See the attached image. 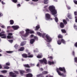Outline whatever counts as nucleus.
Listing matches in <instances>:
<instances>
[{"label":"nucleus","mask_w":77,"mask_h":77,"mask_svg":"<svg viewBox=\"0 0 77 77\" xmlns=\"http://www.w3.org/2000/svg\"><path fill=\"white\" fill-rule=\"evenodd\" d=\"M63 71L64 72H66V71H65V67H59V69L57 68L56 69V70L57 72L58 73V74L59 75H60L61 76H63V77H64V74L63 73H61L59 71Z\"/></svg>","instance_id":"f257e3e1"},{"label":"nucleus","mask_w":77,"mask_h":77,"mask_svg":"<svg viewBox=\"0 0 77 77\" xmlns=\"http://www.w3.org/2000/svg\"><path fill=\"white\" fill-rule=\"evenodd\" d=\"M49 9L52 15H56L57 14V11L56 10L55 7L52 5L50 6L49 7Z\"/></svg>","instance_id":"f03ea898"},{"label":"nucleus","mask_w":77,"mask_h":77,"mask_svg":"<svg viewBox=\"0 0 77 77\" xmlns=\"http://www.w3.org/2000/svg\"><path fill=\"white\" fill-rule=\"evenodd\" d=\"M14 72L15 73L12 72H9V74L11 77H17V75L16 74H17V75H18V74H19V72L17 71H14Z\"/></svg>","instance_id":"7ed1b4c3"},{"label":"nucleus","mask_w":77,"mask_h":77,"mask_svg":"<svg viewBox=\"0 0 77 77\" xmlns=\"http://www.w3.org/2000/svg\"><path fill=\"white\" fill-rule=\"evenodd\" d=\"M39 62H40L41 64H44V63H45V65L47 64V60L45 58H43V60H39Z\"/></svg>","instance_id":"20e7f679"},{"label":"nucleus","mask_w":77,"mask_h":77,"mask_svg":"<svg viewBox=\"0 0 77 77\" xmlns=\"http://www.w3.org/2000/svg\"><path fill=\"white\" fill-rule=\"evenodd\" d=\"M48 73V71H44L42 72V73L40 74L37 75V77H44V76H42L43 74H47Z\"/></svg>","instance_id":"39448f33"},{"label":"nucleus","mask_w":77,"mask_h":77,"mask_svg":"<svg viewBox=\"0 0 77 77\" xmlns=\"http://www.w3.org/2000/svg\"><path fill=\"white\" fill-rule=\"evenodd\" d=\"M30 29H27L25 30V31L26 32V34L23 35V36L25 37H26V36H27L28 35H29V34L30 33Z\"/></svg>","instance_id":"423d86ee"},{"label":"nucleus","mask_w":77,"mask_h":77,"mask_svg":"<svg viewBox=\"0 0 77 77\" xmlns=\"http://www.w3.org/2000/svg\"><path fill=\"white\" fill-rule=\"evenodd\" d=\"M45 37L48 40L47 42H50L51 41V40H52V39H51V38L50 36L48 35H46L45 36Z\"/></svg>","instance_id":"0eeeda50"},{"label":"nucleus","mask_w":77,"mask_h":77,"mask_svg":"<svg viewBox=\"0 0 77 77\" xmlns=\"http://www.w3.org/2000/svg\"><path fill=\"white\" fill-rule=\"evenodd\" d=\"M46 18L47 20H48L50 19V15L48 14H45Z\"/></svg>","instance_id":"6e6552de"},{"label":"nucleus","mask_w":77,"mask_h":77,"mask_svg":"<svg viewBox=\"0 0 77 77\" xmlns=\"http://www.w3.org/2000/svg\"><path fill=\"white\" fill-rule=\"evenodd\" d=\"M0 36H2L1 38H6V35L0 33Z\"/></svg>","instance_id":"1a4fd4ad"},{"label":"nucleus","mask_w":77,"mask_h":77,"mask_svg":"<svg viewBox=\"0 0 77 77\" xmlns=\"http://www.w3.org/2000/svg\"><path fill=\"white\" fill-rule=\"evenodd\" d=\"M60 28H61V29H63L65 27L64 23L62 22H60Z\"/></svg>","instance_id":"9d476101"},{"label":"nucleus","mask_w":77,"mask_h":77,"mask_svg":"<svg viewBox=\"0 0 77 77\" xmlns=\"http://www.w3.org/2000/svg\"><path fill=\"white\" fill-rule=\"evenodd\" d=\"M12 28H13L14 30H17V29H19L20 27L19 26L17 25L12 26Z\"/></svg>","instance_id":"9b49d317"},{"label":"nucleus","mask_w":77,"mask_h":77,"mask_svg":"<svg viewBox=\"0 0 77 77\" xmlns=\"http://www.w3.org/2000/svg\"><path fill=\"white\" fill-rule=\"evenodd\" d=\"M26 77H33V75L32 73H29L26 75Z\"/></svg>","instance_id":"f8f14e48"},{"label":"nucleus","mask_w":77,"mask_h":77,"mask_svg":"<svg viewBox=\"0 0 77 77\" xmlns=\"http://www.w3.org/2000/svg\"><path fill=\"white\" fill-rule=\"evenodd\" d=\"M22 56L23 57H24V58H27V57H28V56H27V54H22Z\"/></svg>","instance_id":"ddd939ff"},{"label":"nucleus","mask_w":77,"mask_h":77,"mask_svg":"<svg viewBox=\"0 0 77 77\" xmlns=\"http://www.w3.org/2000/svg\"><path fill=\"white\" fill-rule=\"evenodd\" d=\"M35 41V40L34 38L31 39L30 40V44H33L34 43Z\"/></svg>","instance_id":"4468645a"},{"label":"nucleus","mask_w":77,"mask_h":77,"mask_svg":"<svg viewBox=\"0 0 77 77\" xmlns=\"http://www.w3.org/2000/svg\"><path fill=\"white\" fill-rule=\"evenodd\" d=\"M24 47H21L20 49H18V51H24Z\"/></svg>","instance_id":"2eb2a0df"},{"label":"nucleus","mask_w":77,"mask_h":77,"mask_svg":"<svg viewBox=\"0 0 77 77\" xmlns=\"http://www.w3.org/2000/svg\"><path fill=\"white\" fill-rule=\"evenodd\" d=\"M60 41H61V43L62 42L63 44H66V42L64 39H62L60 40Z\"/></svg>","instance_id":"dca6fc26"},{"label":"nucleus","mask_w":77,"mask_h":77,"mask_svg":"<svg viewBox=\"0 0 77 77\" xmlns=\"http://www.w3.org/2000/svg\"><path fill=\"white\" fill-rule=\"evenodd\" d=\"M58 39H62L63 38V36L60 34H59L58 36Z\"/></svg>","instance_id":"f3484780"},{"label":"nucleus","mask_w":77,"mask_h":77,"mask_svg":"<svg viewBox=\"0 0 77 77\" xmlns=\"http://www.w3.org/2000/svg\"><path fill=\"white\" fill-rule=\"evenodd\" d=\"M7 38L8 39H14V36L10 35H8Z\"/></svg>","instance_id":"a211bd4d"},{"label":"nucleus","mask_w":77,"mask_h":77,"mask_svg":"<svg viewBox=\"0 0 77 77\" xmlns=\"http://www.w3.org/2000/svg\"><path fill=\"white\" fill-rule=\"evenodd\" d=\"M10 24H11V25H12L13 24H14V21L13 20H11L10 21Z\"/></svg>","instance_id":"6ab92c4d"},{"label":"nucleus","mask_w":77,"mask_h":77,"mask_svg":"<svg viewBox=\"0 0 77 77\" xmlns=\"http://www.w3.org/2000/svg\"><path fill=\"white\" fill-rule=\"evenodd\" d=\"M26 71L27 73H28L31 72L32 70H31V69H26Z\"/></svg>","instance_id":"aec40b11"},{"label":"nucleus","mask_w":77,"mask_h":77,"mask_svg":"<svg viewBox=\"0 0 77 77\" xmlns=\"http://www.w3.org/2000/svg\"><path fill=\"white\" fill-rule=\"evenodd\" d=\"M37 33L38 35L39 36H41H41L42 35V33H41V32H37Z\"/></svg>","instance_id":"412c9836"},{"label":"nucleus","mask_w":77,"mask_h":77,"mask_svg":"<svg viewBox=\"0 0 77 77\" xmlns=\"http://www.w3.org/2000/svg\"><path fill=\"white\" fill-rule=\"evenodd\" d=\"M61 31L62 33H66V30L65 29H61Z\"/></svg>","instance_id":"4be33fe9"},{"label":"nucleus","mask_w":77,"mask_h":77,"mask_svg":"<svg viewBox=\"0 0 77 77\" xmlns=\"http://www.w3.org/2000/svg\"><path fill=\"white\" fill-rule=\"evenodd\" d=\"M57 44L58 45H60L62 44V42H61V40H59L57 41Z\"/></svg>","instance_id":"5701e85b"},{"label":"nucleus","mask_w":77,"mask_h":77,"mask_svg":"<svg viewBox=\"0 0 77 77\" xmlns=\"http://www.w3.org/2000/svg\"><path fill=\"white\" fill-rule=\"evenodd\" d=\"M20 74L22 75V74H24L25 72V71L24 70H20Z\"/></svg>","instance_id":"b1692460"},{"label":"nucleus","mask_w":77,"mask_h":77,"mask_svg":"<svg viewBox=\"0 0 77 77\" xmlns=\"http://www.w3.org/2000/svg\"><path fill=\"white\" fill-rule=\"evenodd\" d=\"M40 28V26L39 25L37 26H36L35 30H38V29Z\"/></svg>","instance_id":"393cba45"},{"label":"nucleus","mask_w":77,"mask_h":77,"mask_svg":"<svg viewBox=\"0 0 77 77\" xmlns=\"http://www.w3.org/2000/svg\"><path fill=\"white\" fill-rule=\"evenodd\" d=\"M25 45V43L24 42H22L20 44V46H24Z\"/></svg>","instance_id":"a878e982"},{"label":"nucleus","mask_w":77,"mask_h":77,"mask_svg":"<svg viewBox=\"0 0 77 77\" xmlns=\"http://www.w3.org/2000/svg\"><path fill=\"white\" fill-rule=\"evenodd\" d=\"M24 66L26 68H30V66L28 64H25L24 65Z\"/></svg>","instance_id":"bb28decb"},{"label":"nucleus","mask_w":77,"mask_h":77,"mask_svg":"<svg viewBox=\"0 0 77 77\" xmlns=\"http://www.w3.org/2000/svg\"><path fill=\"white\" fill-rule=\"evenodd\" d=\"M48 63L49 65H51V64H54V62L48 61Z\"/></svg>","instance_id":"cd10ccee"},{"label":"nucleus","mask_w":77,"mask_h":77,"mask_svg":"<svg viewBox=\"0 0 77 77\" xmlns=\"http://www.w3.org/2000/svg\"><path fill=\"white\" fill-rule=\"evenodd\" d=\"M63 22L64 24H67V22L66 21V20H63Z\"/></svg>","instance_id":"c85d7f7f"},{"label":"nucleus","mask_w":77,"mask_h":77,"mask_svg":"<svg viewBox=\"0 0 77 77\" xmlns=\"http://www.w3.org/2000/svg\"><path fill=\"white\" fill-rule=\"evenodd\" d=\"M42 55L38 54V56H37V58H38L39 59H41V58H42Z\"/></svg>","instance_id":"c756f323"},{"label":"nucleus","mask_w":77,"mask_h":77,"mask_svg":"<svg viewBox=\"0 0 77 77\" xmlns=\"http://www.w3.org/2000/svg\"><path fill=\"white\" fill-rule=\"evenodd\" d=\"M11 1L12 2H13V3H17L18 2L17 0H11Z\"/></svg>","instance_id":"7c9ffc66"},{"label":"nucleus","mask_w":77,"mask_h":77,"mask_svg":"<svg viewBox=\"0 0 77 77\" xmlns=\"http://www.w3.org/2000/svg\"><path fill=\"white\" fill-rule=\"evenodd\" d=\"M1 72H2V73H6L8 72V71L7 70H2L1 71Z\"/></svg>","instance_id":"2f4dec72"},{"label":"nucleus","mask_w":77,"mask_h":77,"mask_svg":"<svg viewBox=\"0 0 77 77\" xmlns=\"http://www.w3.org/2000/svg\"><path fill=\"white\" fill-rule=\"evenodd\" d=\"M33 57V55L31 54L28 56V57H29V58H31L32 57Z\"/></svg>","instance_id":"473e14b6"},{"label":"nucleus","mask_w":77,"mask_h":77,"mask_svg":"<svg viewBox=\"0 0 77 77\" xmlns=\"http://www.w3.org/2000/svg\"><path fill=\"white\" fill-rule=\"evenodd\" d=\"M5 65H7V66H10V65H11V64L10 63H9V62H8L6 63Z\"/></svg>","instance_id":"72a5a7b5"},{"label":"nucleus","mask_w":77,"mask_h":77,"mask_svg":"<svg viewBox=\"0 0 77 77\" xmlns=\"http://www.w3.org/2000/svg\"><path fill=\"white\" fill-rule=\"evenodd\" d=\"M35 33V32H34L33 31H32L31 30H30L29 33H30V34H32V33Z\"/></svg>","instance_id":"f704fd0d"},{"label":"nucleus","mask_w":77,"mask_h":77,"mask_svg":"<svg viewBox=\"0 0 77 77\" xmlns=\"http://www.w3.org/2000/svg\"><path fill=\"white\" fill-rule=\"evenodd\" d=\"M55 20L57 23L58 22V18L57 17H56L55 18Z\"/></svg>","instance_id":"c9c22d12"},{"label":"nucleus","mask_w":77,"mask_h":77,"mask_svg":"<svg viewBox=\"0 0 77 77\" xmlns=\"http://www.w3.org/2000/svg\"><path fill=\"white\" fill-rule=\"evenodd\" d=\"M13 52L11 51H6L7 53H12Z\"/></svg>","instance_id":"e433bc0d"},{"label":"nucleus","mask_w":77,"mask_h":77,"mask_svg":"<svg viewBox=\"0 0 77 77\" xmlns=\"http://www.w3.org/2000/svg\"><path fill=\"white\" fill-rule=\"evenodd\" d=\"M47 2H48V0H44V4H47Z\"/></svg>","instance_id":"4c0bfd02"},{"label":"nucleus","mask_w":77,"mask_h":77,"mask_svg":"<svg viewBox=\"0 0 77 77\" xmlns=\"http://www.w3.org/2000/svg\"><path fill=\"white\" fill-rule=\"evenodd\" d=\"M18 45H15L14 47H15V48L16 49L17 48H18Z\"/></svg>","instance_id":"58836bf2"},{"label":"nucleus","mask_w":77,"mask_h":77,"mask_svg":"<svg viewBox=\"0 0 77 77\" xmlns=\"http://www.w3.org/2000/svg\"><path fill=\"white\" fill-rule=\"evenodd\" d=\"M74 46L75 47H76V48H77V42H76L75 43Z\"/></svg>","instance_id":"ea45409f"},{"label":"nucleus","mask_w":77,"mask_h":77,"mask_svg":"<svg viewBox=\"0 0 77 77\" xmlns=\"http://www.w3.org/2000/svg\"><path fill=\"white\" fill-rule=\"evenodd\" d=\"M73 2L74 3H75V4L76 5H77V1L76 0H74Z\"/></svg>","instance_id":"a19ab883"},{"label":"nucleus","mask_w":77,"mask_h":77,"mask_svg":"<svg viewBox=\"0 0 77 77\" xmlns=\"http://www.w3.org/2000/svg\"><path fill=\"white\" fill-rule=\"evenodd\" d=\"M74 15L75 16H77V11H75L74 12Z\"/></svg>","instance_id":"79ce46f5"},{"label":"nucleus","mask_w":77,"mask_h":77,"mask_svg":"<svg viewBox=\"0 0 77 77\" xmlns=\"http://www.w3.org/2000/svg\"><path fill=\"white\" fill-rule=\"evenodd\" d=\"M48 47H51V45H50V44L49 43H47V44Z\"/></svg>","instance_id":"37998d69"},{"label":"nucleus","mask_w":77,"mask_h":77,"mask_svg":"<svg viewBox=\"0 0 77 77\" xmlns=\"http://www.w3.org/2000/svg\"><path fill=\"white\" fill-rule=\"evenodd\" d=\"M4 68L5 69H9V67L8 66H6L5 67H4Z\"/></svg>","instance_id":"c03bdc74"},{"label":"nucleus","mask_w":77,"mask_h":77,"mask_svg":"<svg viewBox=\"0 0 77 77\" xmlns=\"http://www.w3.org/2000/svg\"><path fill=\"white\" fill-rule=\"evenodd\" d=\"M8 36H12L13 34L11 33H9L8 34Z\"/></svg>","instance_id":"a18cd8bd"},{"label":"nucleus","mask_w":77,"mask_h":77,"mask_svg":"<svg viewBox=\"0 0 77 77\" xmlns=\"http://www.w3.org/2000/svg\"><path fill=\"white\" fill-rule=\"evenodd\" d=\"M30 66H35V64H34L31 63L30 64Z\"/></svg>","instance_id":"49530a36"},{"label":"nucleus","mask_w":77,"mask_h":77,"mask_svg":"<svg viewBox=\"0 0 77 77\" xmlns=\"http://www.w3.org/2000/svg\"><path fill=\"white\" fill-rule=\"evenodd\" d=\"M45 33H43L42 35V37L43 38L45 37Z\"/></svg>","instance_id":"de8ad7c7"},{"label":"nucleus","mask_w":77,"mask_h":77,"mask_svg":"<svg viewBox=\"0 0 77 77\" xmlns=\"http://www.w3.org/2000/svg\"><path fill=\"white\" fill-rule=\"evenodd\" d=\"M8 41L11 43H12V42H13V40H9Z\"/></svg>","instance_id":"09e8293b"},{"label":"nucleus","mask_w":77,"mask_h":77,"mask_svg":"<svg viewBox=\"0 0 77 77\" xmlns=\"http://www.w3.org/2000/svg\"><path fill=\"white\" fill-rule=\"evenodd\" d=\"M75 18H76V19H75V22H76V23H77V16H75Z\"/></svg>","instance_id":"8fccbe9b"},{"label":"nucleus","mask_w":77,"mask_h":77,"mask_svg":"<svg viewBox=\"0 0 77 77\" xmlns=\"http://www.w3.org/2000/svg\"><path fill=\"white\" fill-rule=\"evenodd\" d=\"M34 38L35 39H36V40H38V37H37L36 36H34Z\"/></svg>","instance_id":"3c124183"},{"label":"nucleus","mask_w":77,"mask_h":77,"mask_svg":"<svg viewBox=\"0 0 77 77\" xmlns=\"http://www.w3.org/2000/svg\"><path fill=\"white\" fill-rule=\"evenodd\" d=\"M48 58L49 59L50 58V59H52L53 57H52V56H50L49 57H48Z\"/></svg>","instance_id":"603ef678"},{"label":"nucleus","mask_w":77,"mask_h":77,"mask_svg":"<svg viewBox=\"0 0 77 77\" xmlns=\"http://www.w3.org/2000/svg\"><path fill=\"white\" fill-rule=\"evenodd\" d=\"M75 62H76V63H77V58H75Z\"/></svg>","instance_id":"864d4df0"},{"label":"nucleus","mask_w":77,"mask_h":77,"mask_svg":"<svg viewBox=\"0 0 77 77\" xmlns=\"http://www.w3.org/2000/svg\"><path fill=\"white\" fill-rule=\"evenodd\" d=\"M67 17H68V18H69V19H71V17H70V15H68V16H67Z\"/></svg>","instance_id":"5fc2aeb1"},{"label":"nucleus","mask_w":77,"mask_h":77,"mask_svg":"<svg viewBox=\"0 0 77 77\" xmlns=\"http://www.w3.org/2000/svg\"><path fill=\"white\" fill-rule=\"evenodd\" d=\"M20 33L21 34H23V33H24V31H22L21 32H20Z\"/></svg>","instance_id":"6e6d98bb"},{"label":"nucleus","mask_w":77,"mask_h":77,"mask_svg":"<svg viewBox=\"0 0 77 77\" xmlns=\"http://www.w3.org/2000/svg\"><path fill=\"white\" fill-rule=\"evenodd\" d=\"M3 15V14L2 13H0V17H2Z\"/></svg>","instance_id":"4d7b16f0"},{"label":"nucleus","mask_w":77,"mask_h":77,"mask_svg":"<svg viewBox=\"0 0 77 77\" xmlns=\"http://www.w3.org/2000/svg\"><path fill=\"white\" fill-rule=\"evenodd\" d=\"M72 54H73V56H74L75 55V54L74 53V51H73L72 52Z\"/></svg>","instance_id":"13d9d810"},{"label":"nucleus","mask_w":77,"mask_h":77,"mask_svg":"<svg viewBox=\"0 0 77 77\" xmlns=\"http://www.w3.org/2000/svg\"><path fill=\"white\" fill-rule=\"evenodd\" d=\"M1 27H2V28H4V29H5V26L3 25Z\"/></svg>","instance_id":"bf43d9fd"},{"label":"nucleus","mask_w":77,"mask_h":77,"mask_svg":"<svg viewBox=\"0 0 77 77\" xmlns=\"http://www.w3.org/2000/svg\"><path fill=\"white\" fill-rule=\"evenodd\" d=\"M17 6H18V7H20V6H21V5L20 4H17Z\"/></svg>","instance_id":"052dcab7"},{"label":"nucleus","mask_w":77,"mask_h":77,"mask_svg":"<svg viewBox=\"0 0 77 77\" xmlns=\"http://www.w3.org/2000/svg\"><path fill=\"white\" fill-rule=\"evenodd\" d=\"M2 3L3 5H5V3H4V2H3V1H2Z\"/></svg>","instance_id":"680f3d73"},{"label":"nucleus","mask_w":77,"mask_h":77,"mask_svg":"<svg viewBox=\"0 0 77 77\" xmlns=\"http://www.w3.org/2000/svg\"><path fill=\"white\" fill-rule=\"evenodd\" d=\"M33 2H38L39 0H32Z\"/></svg>","instance_id":"e2e57ef3"},{"label":"nucleus","mask_w":77,"mask_h":77,"mask_svg":"<svg viewBox=\"0 0 77 77\" xmlns=\"http://www.w3.org/2000/svg\"><path fill=\"white\" fill-rule=\"evenodd\" d=\"M2 66L1 64H0V69H2Z\"/></svg>","instance_id":"0e129e2a"},{"label":"nucleus","mask_w":77,"mask_h":77,"mask_svg":"<svg viewBox=\"0 0 77 77\" xmlns=\"http://www.w3.org/2000/svg\"><path fill=\"white\" fill-rule=\"evenodd\" d=\"M40 69L41 71H43L44 70V69L42 68H41Z\"/></svg>","instance_id":"69168bd1"},{"label":"nucleus","mask_w":77,"mask_h":77,"mask_svg":"<svg viewBox=\"0 0 77 77\" xmlns=\"http://www.w3.org/2000/svg\"><path fill=\"white\" fill-rule=\"evenodd\" d=\"M39 66V63H38L37 65V66Z\"/></svg>","instance_id":"338daca9"},{"label":"nucleus","mask_w":77,"mask_h":77,"mask_svg":"<svg viewBox=\"0 0 77 77\" xmlns=\"http://www.w3.org/2000/svg\"><path fill=\"white\" fill-rule=\"evenodd\" d=\"M0 77H4V76L2 75H0Z\"/></svg>","instance_id":"774afa93"}]
</instances>
